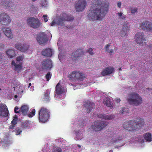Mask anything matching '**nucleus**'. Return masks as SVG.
Returning a JSON list of instances; mask_svg holds the SVG:
<instances>
[{
  "label": "nucleus",
  "instance_id": "1",
  "mask_svg": "<svg viewBox=\"0 0 152 152\" xmlns=\"http://www.w3.org/2000/svg\"><path fill=\"white\" fill-rule=\"evenodd\" d=\"M91 7L87 16L89 20H101L109 8V3L103 4L101 0H92Z\"/></svg>",
  "mask_w": 152,
  "mask_h": 152
},
{
  "label": "nucleus",
  "instance_id": "2",
  "mask_svg": "<svg viewBox=\"0 0 152 152\" xmlns=\"http://www.w3.org/2000/svg\"><path fill=\"white\" fill-rule=\"evenodd\" d=\"M144 123V119L138 118L134 121L130 120L124 123L123 125L124 128L129 131H134L138 130L142 127Z\"/></svg>",
  "mask_w": 152,
  "mask_h": 152
},
{
  "label": "nucleus",
  "instance_id": "3",
  "mask_svg": "<svg viewBox=\"0 0 152 152\" xmlns=\"http://www.w3.org/2000/svg\"><path fill=\"white\" fill-rule=\"evenodd\" d=\"M128 103L132 105H139L142 102V98L137 93L132 92L129 94L126 99Z\"/></svg>",
  "mask_w": 152,
  "mask_h": 152
},
{
  "label": "nucleus",
  "instance_id": "4",
  "mask_svg": "<svg viewBox=\"0 0 152 152\" xmlns=\"http://www.w3.org/2000/svg\"><path fill=\"white\" fill-rule=\"evenodd\" d=\"M39 119L40 122L45 123L50 118V110L45 107H42L39 113Z\"/></svg>",
  "mask_w": 152,
  "mask_h": 152
},
{
  "label": "nucleus",
  "instance_id": "5",
  "mask_svg": "<svg viewBox=\"0 0 152 152\" xmlns=\"http://www.w3.org/2000/svg\"><path fill=\"white\" fill-rule=\"evenodd\" d=\"M56 97L59 100L64 97L65 94V90L64 88L61 86L58 82L56 87Z\"/></svg>",
  "mask_w": 152,
  "mask_h": 152
},
{
  "label": "nucleus",
  "instance_id": "6",
  "mask_svg": "<svg viewBox=\"0 0 152 152\" xmlns=\"http://www.w3.org/2000/svg\"><path fill=\"white\" fill-rule=\"evenodd\" d=\"M74 19L72 15L63 13L61 14L60 17L58 18L57 23L58 25L63 26L65 21H70Z\"/></svg>",
  "mask_w": 152,
  "mask_h": 152
},
{
  "label": "nucleus",
  "instance_id": "7",
  "mask_svg": "<svg viewBox=\"0 0 152 152\" xmlns=\"http://www.w3.org/2000/svg\"><path fill=\"white\" fill-rule=\"evenodd\" d=\"M28 24L34 28H39L41 25L40 21L38 19L34 17H30L27 20Z\"/></svg>",
  "mask_w": 152,
  "mask_h": 152
},
{
  "label": "nucleus",
  "instance_id": "8",
  "mask_svg": "<svg viewBox=\"0 0 152 152\" xmlns=\"http://www.w3.org/2000/svg\"><path fill=\"white\" fill-rule=\"evenodd\" d=\"M84 52L82 49H77L76 50L73 52L71 55L70 58L67 60L70 63H73L75 60H76L77 58L81 56L83 54Z\"/></svg>",
  "mask_w": 152,
  "mask_h": 152
},
{
  "label": "nucleus",
  "instance_id": "9",
  "mask_svg": "<svg viewBox=\"0 0 152 152\" xmlns=\"http://www.w3.org/2000/svg\"><path fill=\"white\" fill-rule=\"evenodd\" d=\"M107 124L108 123L103 121H95L94 125H92L91 128L95 131H99L105 127Z\"/></svg>",
  "mask_w": 152,
  "mask_h": 152
},
{
  "label": "nucleus",
  "instance_id": "10",
  "mask_svg": "<svg viewBox=\"0 0 152 152\" xmlns=\"http://www.w3.org/2000/svg\"><path fill=\"white\" fill-rule=\"evenodd\" d=\"M86 2L85 0H79L75 4L76 11L78 12L83 11L86 8Z\"/></svg>",
  "mask_w": 152,
  "mask_h": 152
},
{
  "label": "nucleus",
  "instance_id": "11",
  "mask_svg": "<svg viewBox=\"0 0 152 152\" xmlns=\"http://www.w3.org/2000/svg\"><path fill=\"white\" fill-rule=\"evenodd\" d=\"M37 42L40 44H45L48 41L47 35L44 32H40L37 34Z\"/></svg>",
  "mask_w": 152,
  "mask_h": 152
},
{
  "label": "nucleus",
  "instance_id": "12",
  "mask_svg": "<svg viewBox=\"0 0 152 152\" xmlns=\"http://www.w3.org/2000/svg\"><path fill=\"white\" fill-rule=\"evenodd\" d=\"M11 21L9 16L4 12L0 14V23L2 24L7 25Z\"/></svg>",
  "mask_w": 152,
  "mask_h": 152
},
{
  "label": "nucleus",
  "instance_id": "13",
  "mask_svg": "<svg viewBox=\"0 0 152 152\" xmlns=\"http://www.w3.org/2000/svg\"><path fill=\"white\" fill-rule=\"evenodd\" d=\"M135 37L136 42L140 45H143V42L146 41L144 38V33L143 32L137 33Z\"/></svg>",
  "mask_w": 152,
  "mask_h": 152
},
{
  "label": "nucleus",
  "instance_id": "14",
  "mask_svg": "<svg viewBox=\"0 0 152 152\" xmlns=\"http://www.w3.org/2000/svg\"><path fill=\"white\" fill-rule=\"evenodd\" d=\"M14 47L19 51L24 52L28 50L29 46L26 43H18L14 45Z\"/></svg>",
  "mask_w": 152,
  "mask_h": 152
},
{
  "label": "nucleus",
  "instance_id": "15",
  "mask_svg": "<svg viewBox=\"0 0 152 152\" xmlns=\"http://www.w3.org/2000/svg\"><path fill=\"white\" fill-rule=\"evenodd\" d=\"M42 67L43 69H50L52 67V61L50 59H45L42 61Z\"/></svg>",
  "mask_w": 152,
  "mask_h": 152
},
{
  "label": "nucleus",
  "instance_id": "16",
  "mask_svg": "<svg viewBox=\"0 0 152 152\" xmlns=\"http://www.w3.org/2000/svg\"><path fill=\"white\" fill-rule=\"evenodd\" d=\"M140 27L142 29L150 31L152 29V23L146 20L140 24Z\"/></svg>",
  "mask_w": 152,
  "mask_h": 152
},
{
  "label": "nucleus",
  "instance_id": "17",
  "mask_svg": "<svg viewBox=\"0 0 152 152\" xmlns=\"http://www.w3.org/2000/svg\"><path fill=\"white\" fill-rule=\"evenodd\" d=\"M130 26L127 23L123 24L122 28L120 31V35L121 37H124L128 33L129 30Z\"/></svg>",
  "mask_w": 152,
  "mask_h": 152
},
{
  "label": "nucleus",
  "instance_id": "18",
  "mask_svg": "<svg viewBox=\"0 0 152 152\" xmlns=\"http://www.w3.org/2000/svg\"><path fill=\"white\" fill-rule=\"evenodd\" d=\"M83 105L87 110L86 111L88 113H90L91 110L95 108L94 104L88 100L84 102Z\"/></svg>",
  "mask_w": 152,
  "mask_h": 152
},
{
  "label": "nucleus",
  "instance_id": "19",
  "mask_svg": "<svg viewBox=\"0 0 152 152\" xmlns=\"http://www.w3.org/2000/svg\"><path fill=\"white\" fill-rule=\"evenodd\" d=\"M114 68L110 66L107 67L102 72L101 74L102 76H105L113 73Z\"/></svg>",
  "mask_w": 152,
  "mask_h": 152
},
{
  "label": "nucleus",
  "instance_id": "20",
  "mask_svg": "<svg viewBox=\"0 0 152 152\" xmlns=\"http://www.w3.org/2000/svg\"><path fill=\"white\" fill-rule=\"evenodd\" d=\"M2 30L5 35L8 38H12L13 37L11 30L9 27H3Z\"/></svg>",
  "mask_w": 152,
  "mask_h": 152
},
{
  "label": "nucleus",
  "instance_id": "21",
  "mask_svg": "<svg viewBox=\"0 0 152 152\" xmlns=\"http://www.w3.org/2000/svg\"><path fill=\"white\" fill-rule=\"evenodd\" d=\"M22 64H18V62L15 63L14 61H12L11 66L17 72L19 71L22 68Z\"/></svg>",
  "mask_w": 152,
  "mask_h": 152
},
{
  "label": "nucleus",
  "instance_id": "22",
  "mask_svg": "<svg viewBox=\"0 0 152 152\" xmlns=\"http://www.w3.org/2000/svg\"><path fill=\"white\" fill-rule=\"evenodd\" d=\"M42 55L48 57H50L52 55V51L49 48H47L42 52Z\"/></svg>",
  "mask_w": 152,
  "mask_h": 152
},
{
  "label": "nucleus",
  "instance_id": "23",
  "mask_svg": "<svg viewBox=\"0 0 152 152\" xmlns=\"http://www.w3.org/2000/svg\"><path fill=\"white\" fill-rule=\"evenodd\" d=\"M110 138L113 140V142H118L120 140L123 139L121 136H118L114 133H112L110 134Z\"/></svg>",
  "mask_w": 152,
  "mask_h": 152
},
{
  "label": "nucleus",
  "instance_id": "24",
  "mask_svg": "<svg viewBox=\"0 0 152 152\" xmlns=\"http://www.w3.org/2000/svg\"><path fill=\"white\" fill-rule=\"evenodd\" d=\"M98 116L99 118L103 119L110 120L114 118V115H109L105 114H99L98 115Z\"/></svg>",
  "mask_w": 152,
  "mask_h": 152
},
{
  "label": "nucleus",
  "instance_id": "25",
  "mask_svg": "<svg viewBox=\"0 0 152 152\" xmlns=\"http://www.w3.org/2000/svg\"><path fill=\"white\" fill-rule=\"evenodd\" d=\"M103 101L104 104L107 107H110V108H113V104L109 98H107L104 99Z\"/></svg>",
  "mask_w": 152,
  "mask_h": 152
},
{
  "label": "nucleus",
  "instance_id": "26",
  "mask_svg": "<svg viewBox=\"0 0 152 152\" xmlns=\"http://www.w3.org/2000/svg\"><path fill=\"white\" fill-rule=\"evenodd\" d=\"M28 107L27 105H23L20 109V113L24 115H26L28 111Z\"/></svg>",
  "mask_w": 152,
  "mask_h": 152
},
{
  "label": "nucleus",
  "instance_id": "27",
  "mask_svg": "<svg viewBox=\"0 0 152 152\" xmlns=\"http://www.w3.org/2000/svg\"><path fill=\"white\" fill-rule=\"evenodd\" d=\"M1 5H2L4 7H5L6 9H8L10 8L12 9L11 7L12 6H11V7H10V6L12 5V2H9V1H3V2H1V3H0Z\"/></svg>",
  "mask_w": 152,
  "mask_h": 152
},
{
  "label": "nucleus",
  "instance_id": "28",
  "mask_svg": "<svg viewBox=\"0 0 152 152\" xmlns=\"http://www.w3.org/2000/svg\"><path fill=\"white\" fill-rule=\"evenodd\" d=\"M6 53L8 56L11 58H12L16 55L13 49H9L7 51Z\"/></svg>",
  "mask_w": 152,
  "mask_h": 152
},
{
  "label": "nucleus",
  "instance_id": "29",
  "mask_svg": "<svg viewBox=\"0 0 152 152\" xmlns=\"http://www.w3.org/2000/svg\"><path fill=\"white\" fill-rule=\"evenodd\" d=\"M51 90L50 89H48L45 92L44 95V101L47 102L50 101V93Z\"/></svg>",
  "mask_w": 152,
  "mask_h": 152
},
{
  "label": "nucleus",
  "instance_id": "30",
  "mask_svg": "<svg viewBox=\"0 0 152 152\" xmlns=\"http://www.w3.org/2000/svg\"><path fill=\"white\" fill-rule=\"evenodd\" d=\"M143 137L146 141L148 142H151L152 141V135L150 132L145 133L144 134Z\"/></svg>",
  "mask_w": 152,
  "mask_h": 152
},
{
  "label": "nucleus",
  "instance_id": "31",
  "mask_svg": "<svg viewBox=\"0 0 152 152\" xmlns=\"http://www.w3.org/2000/svg\"><path fill=\"white\" fill-rule=\"evenodd\" d=\"M17 120L16 119H13L11 122V125H10L9 126V129H13V128L17 124Z\"/></svg>",
  "mask_w": 152,
  "mask_h": 152
},
{
  "label": "nucleus",
  "instance_id": "32",
  "mask_svg": "<svg viewBox=\"0 0 152 152\" xmlns=\"http://www.w3.org/2000/svg\"><path fill=\"white\" fill-rule=\"evenodd\" d=\"M75 72H73L69 75L68 77L70 80H76Z\"/></svg>",
  "mask_w": 152,
  "mask_h": 152
},
{
  "label": "nucleus",
  "instance_id": "33",
  "mask_svg": "<svg viewBox=\"0 0 152 152\" xmlns=\"http://www.w3.org/2000/svg\"><path fill=\"white\" fill-rule=\"evenodd\" d=\"M9 115V112L7 108L2 111V114H0L1 116L4 117H7Z\"/></svg>",
  "mask_w": 152,
  "mask_h": 152
},
{
  "label": "nucleus",
  "instance_id": "34",
  "mask_svg": "<svg viewBox=\"0 0 152 152\" xmlns=\"http://www.w3.org/2000/svg\"><path fill=\"white\" fill-rule=\"evenodd\" d=\"M29 123L28 121H26L23 122L21 126L22 128L23 129L28 128Z\"/></svg>",
  "mask_w": 152,
  "mask_h": 152
},
{
  "label": "nucleus",
  "instance_id": "35",
  "mask_svg": "<svg viewBox=\"0 0 152 152\" xmlns=\"http://www.w3.org/2000/svg\"><path fill=\"white\" fill-rule=\"evenodd\" d=\"M53 152H62V149L60 147L53 146L52 150Z\"/></svg>",
  "mask_w": 152,
  "mask_h": 152
},
{
  "label": "nucleus",
  "instance_id": "36",
  "mask_svg": "<svg viewBox=\"0 0 152 152\" xmlns=\"http://www.w3.org/2000/svg\"><path fill=\"white\" fill-rule=\"evenodd\" d=\"M110 46V44H107L105 46L104 49H105V52L111 53L113 51V50L112 49H111L110 50H109V48Z\"/></svg>",
  "mask_w": 152,
  "mask_h": 152
},
{
  "label": "nucleus",
  "instance_id": "37",
  "mask_svg": "<svg viewBox=\"0 0 152 152\" xmlns=\"http://www.w3.org/2000/svg\"><path fill=\"white\" fill-rule=\"evenodd\" d=\"M7 108L6 105L4 104H2L0 105V114H2V112L4 110Z\"/></svg>",
  "mask_w": 152,
  "mask_h": 152
},
{
  "label": "nucleus",
  "instance_id": "38",
  "mask_svg": "<svg viewBox=\"0 0 152 152\" xmlns=\"http://www.w3.org/2000/svg\"><path fill=\"white\" fill-rule=\"evenodd\" d=\"M36 110L35 109L32 110L31 112L28 114V115L29 117H32L35 114Z\"/></svg>",
  "mask_w": 152,
  "mask_h": 152
},
{
  "label": "nucleus",
  "instance_id": "39",
  "mask_svg": "<svg viewBox=\"0 0 152 152\" xmlns=\"http://www.w3.org/2000/svg\"><path fill=\"white\" fill-rule=\"evenodd\" d=\"M52 75L50 72H48L46 74L45 77L47 79V80L48 81L50 80V78H51Z\"/></svg>",
  "mask_w": 152,
  "mask_h": 152
},
{
  "label": "nucleus",
  "instance_id": "40",
  "mask_svg": "<svg viewBox=\"0 0 152 152\" xmlns=\"http://www.w3.org/2000/svg\"><path fill=\"white\" fill-rule=\"evenodd\" d=\"M117 14L119 16V18L121 19H124L126 18V16L124 15L121 12H118Z\"/></svg>",
  "mask_w": 152,
  "mask_h": 152
},
{
  "label": "nucleus",
  "instance_id": "41",
  "mask_svg": "<svg viewBox=\"0 0 152 152\" xmlns=\"http://www.w3.org/2000/svg\"><path fill=\"white\" fill-rule=\"evenodd\" d=\"M24 56L23 55L18 56L16 58V60L17 61V62L18 63L20 61H22L24 59Z\"/></svg>",
  "mask_w": 152,
  "mask_h": 152
},
{
  "label": "nucleus",
  "instance_id": "42",
  "mask_svg": "<svg viewBox=\"0 0 152 152\" xmlns=\"http://www.w3.org/2000/svg\"><path fill=\"white\" fill-rule=\"evenodd\" d=\"M14 112L15 113H20V109H19L18 107L16 106L14 108Z\"/></svg>",
  "mask_w": 152,
  "mask_h": 152
},
{
  "label": "nucleus",
  "instance_id": "43",
  "mask_svg": "<svg viewBox=\"0 0 152 152\" xmlns=\"http://www.w3.org/2000/svg\"><path fill=\"white\" fill-rule=\"evenodd\" d=\"M75 72V74H76V80H79V78L80 75V74L81 73H80L79 72H77V71Z\"/></svg>",
  "mask_w": 152,
  "mask_h": 152
},
{
  "label": "nucleus",
  "instance_id": "44",
  "mask_svg": "<svg viewBox=\"0 0 152 152\" xmlns=\"http://www.w3.org/2000/svg\"><path fill=\"white\" fill-rule=\"evenodd\" d=\"M131 13L132 14H134L137 11V8H132L130 9Z\"/></svg>",
  "mask_w": 152,
  "mask_h": 152
},
{
  "label": "nucleus",
  "instance_id": "45",
  "mask_svg": "<svg viewBox=\"0 0 152 152\" xmlns=\"http://www.w3.org/2000/svg\"><path fill=\"white\" fill-rule=\"evenodd\" d=\"M85 78V75L83 74V73H81L80 74V75L79 77V79H78V80H82Z\"/></svg>",
  "mask_w": 152,
  "mask_h": 152
},
{
  "label": "nucleus",
  "instance_id": "46",
  "mask_svg": "<svg viewBox=\"0 0 152 152\" xmlns=\"http://www.w3.org/2000/svg\"><path fill=\"white\" fill-rule=\"evenodd\" d=\"M48 15H44L43 16V18H44V21L45 22H47L48 20V19L47 18Z\"/></svg>",
  "mask_w": 152,
  "mask_h": 152
},
{
  "label": "nucleus",
  "instance_id": "47",
  "mask_svg": "<svg viewBox=\"0 0 152 152\" xmlns=\"http://www.w3.org/2000/svg\"><path fill=\"white\" fill-rule=\"evenodd\" d=\"M87 52L89 53L91 55H93L94 54V53L93 52V50L91 48L88 49L87 50Z\"/></svg>",
  "mask_w": 152,
  "mask_h": 152
},
{
  "label": "nucleus",
  "instance_id": "48",
  "mask_svg": "<svg viewBox=\"0 0 152 152\" xmlns=\"http://www.w3.org/2000/svg\"><path fill=\"white\" fill-rule=\"evenodd\" d=\"M22 132V131L20 129H18V130H17L16 132V135H18L20 134V132Z\"/></svg>",
  "mask_w": 152,
  "mask_h": 152
},
{
  "label": "nucleus",
  "instance_id": "49",
  "mask_svg": "<svg viewBox=\"0 0 152 152\" xmlns=\"http://www.w3.org/2000/svg\"><path fill=\"white\" fill-rule=\"evenodd\" d=\"M126 110V109L124 107H123L122 108V109L120 110V112L122 113H123L125 112Z\"/></svg>",
  "mask_w": 152,
  "mask_h": 152
},
{
  "label": "nucleus",
  "instance_id": "50",
  "mask_svg": "<svg viewBox=\"0 0 152 152\" xmlns=\"http://www.w3.org/2000/svg\"><path fill=\"white\" fill-rule=\"evenodd\" d=\"M115 101L117 103H119L120 102L121 100L120 98H116L115 99Z\"/></svg>",
  "mask_w": 152,
  "mask_h": 152
},
{
  "label": "nucleus",
  "instance_id": "51",
  "mask_svg": "<svg viewBox=\"0 0 152 152\" xmlns=\"http://www.w3.org/2000/svg\"><path fill=\"white\" fill-rule=\"evenodd\" d=\"M56 24V22L54 20L53 21L52 23H51V26H54V25H55Z\"/></svg>",
  "mask_w": 152,
  "mask_h": 152
},
{
  "label": "nucleus",
  "instance_id": "52",
  "mask_svg": "<svg viewBox=\"0 0 152 152\" xmlns=\"http://www.w3.org/2000/svg\"><path fill=\"white\" fill-rule=\"evenodd\" d=\"M121 3L120 1H118V6L119 8H121Z\"/></svg>",
  "mask_w": 152,
  "mask_h": 152
},
{
  "label": "nucleus",
  "instance_id": "53",
  "mask_svg": "<svg viewBox=\"0 0 152 152\" xmlns=\"http://www.w3.org/2000/svg\"><path fill=\"white\" fill-rule=\"evenodd\" d=\"M3 57V56L2 54L0 53V61L2 59Z\"/></svg>",
  "mask_w": 152,
  "mask_h": 152
},
{
  "label": "nucleus",
  "instance_id": "54",
  "mask_svg": "<svg viewBox=\"0 0 152 152\" xmlns=\"http://www.w3.org/2000/svg\"><path fill=\"white\" fill-rule=\"evenodd\" d=\"M13 119H16L17 120H18V116H17V115H15Z\"/></svg>",
  "mask_w": 152,
  "mask_h": 152
},
{
  "label": "nucleus",
  "instance_id": "55",
  "mask_svg": "<svg viewBox=\"0 0 152 152\" xmlns=\"http://www.w3.org/2000/svg\"><path fill=\"white\" fill-rule=\"evenodd\" d=\"M85 126V124H84V123H83V125H80V126L81 128H82L83 127V126Z\"/></svg>",
  "mask_w": 152,
  "mask_h": 152
},
{
  "label": "nucleus",
  "instance_id": "56",
  "mask_svg": "<svg viewBox=\"0 0 152 152\" xmlns=\"http://www.w3.org/2000/svg\"><path fill=\"white\" fill-rule=\"evenodd\" d=\"M75 133L77 135H79L80 134V132H75Z\"/></svg>",
  "mask_w": 152,
  "mask_h": 152
},
{
  "label": "nucleus",
  "instance_id": "57",
  "mask_svg": "<svg viewBox=\"0 0 152 152\" xmlns=\"http://www.w3.org/2000/svg\"><path fill=\"white\" fill-rule=\"evenodd\" d=\"M31 86V83H29V84H28V87L29 88V87H30Z\"/></svg>",
  "mask_w": 152,
  "mask_h": 152
},
{
  "label": "nucleus",
  "instance_id": "58",
  "mask_svg": "<svg viewBox=\"0 0 152 152\" xmlns=\"http://www.w3.org/2000/svg\"><path fill=\"white\" fill-rule=\"evenodd\" d=\"M77 146L78 147H79V148H80L81 147V146L80 145H77Z\"/></svg>",
  "mask_w": 152,
  "mask_h": 152
},
{
  "label": "nucleus",
  "instance_id": "59",
  "mask_svg": "<svg viewBox=\"0 0 152 152\" xmlns=\"http://www.w3.org/2000/svg\"><path fill=\"white\" fill-rule=\"evenodd\" d=\"M0 45H1L2 48L4 46L3 45H2L1 44H0Z\"/></svg>",
  "mask_w": 152,
  "mask_h": 152
},
{
  "label": "nucleus",
  "instance_id": "60",
  "mask_svg": "<svg viewBox=\"0 0 152 152\" xmlns=\"http://www.w3.org/2000/svg\"><path fill=\"white\" fill-rule=\"evenodd\" d=\"M1 37V32H0V37Z\"/></svg>",
  "mask_w": 152,
  "mask_h": 152
},
{
  "label": "nucleus",
  "instance_id": "61",
  "mask_svg": "<svg viewBox=\"0 0 152 152\" xmlns=\"http://www.w3.org/2000/svg\"><path fill=\"white\" fill-rule=\"evenodd\" d=\"M17 95L15 96V98H17Z\"/></svg>",
  "mask_w": 152,
  "mask_h": 152
},
{
  "label": "nucleus",
  "instance_id": "62",
  "mask_svg": "<svg viewBox=\"0 0 152 152\" xmlns=\"http://www.w3.org/2000/svg\"><path fill=\"white\" fill-rule=\"evenodd\" d=\"M109 152H113V151L110 150L109 151Z\"/></svg>",
  "mask_w": 152,
  "mask_h": 152
},
{
  "label": "nucleus",
  "instance_id": "63",
  "mask_svg": "<svg viewBox=\"0 0 152 152\" xmlns=\"http://www.w3.org/2000/svg\"><path fill=\"white\" fill-rule=\"evenodd\" d=\"M33 2L36 1V0H32Z\"/></svg>",
  "mask_w": 152,
  "mask_h": 152
},
{
  "label": "nucleus",
  "instance_id": "64",
  "mask_svg": "<svg viewBox=\"0 0 152 152\" xmlns=\"http://www.w3.org/2000/svg\"><path fill=\"white\" fill-rule=\"evenodd\" d=\"M121 68L119 69L120 70H121Z\"/></svg>",
  "mask_w": 152,
  "mask_h": 152
}]
</instances>
